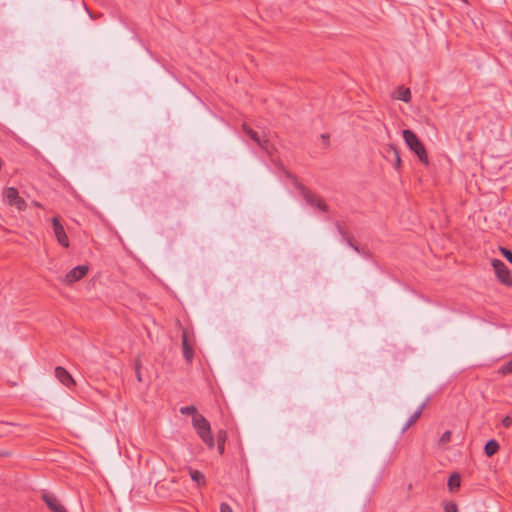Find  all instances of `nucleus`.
<instances>
[{"label":"nucleus","mask_w":512,"mask_h":512,"mask_svg":"<svg viewBox=\"0 0 512 512\" xmlns=\"http://www.w3.org/2000/svg\"><path fill=\"white\" fill-rule=\"evenodd\" d=\"M242 128L249 138L255 142L261 149L270 152V144L265 135H260L258 131L253 130L247 124H243Z\"/></svg>","instance_id":"obj_4"},{"label":"nucleus","mask_w":512,"mask_h":512,"mask_svg":"<svg viewBox=\"0 0 512 512\" xmlns=\"http://www.w3.org/2000/svg\"><path fill=\"white\" fill-rule=\"evenodd\" d=\"M189 474H190L191 479L194 482H196L199 486L205 485L206 479H205V475L202 472L192 469V468H189Z\"/></svg>","instance_id":"obj_13"},{"label":"nucleus","mask_w":512,"mask_h":512,"mask_svg":"<svg viewBox=\"0 0 512 512\" xmlns=\"http://www.w3.org/2000/svg\"><path fill=\"white\" fill-rule=\"evenodd\" d=\"M395 98L408 103L411 100V92L408 88L399 87L396 91Z\"/></svg>","instance_id":"obj_15"},{"label":"nucleus","mask_w":512,"mask_h":512,"mask_svg":"<svg viewBox=\"0 0 512 512\" xmlns=\"http://www.w3.org/2000/svg\"><path fill=\"white\" fill-rule=\"evenodd\" d=\"M500 374L507 375L512 373V359L502 367H500L499 371Z\"/></svg>","instance_id":"obj_18"},{"label":"nucleus","mask_w":512,"mask_h":512,"mask_svg":"<svg viewBox=\"0 0 512 512\" xmlns=\"http://www.w3.org/2000/svg\"><path fill=\"white\" fill-rule=\"evenodd\" d=\"M460 476L456 473L452 474L448 480V488L450 491H455L460 487Z\"/></svg>","instance_id":"obj_16"},{"label":"nucleus","mask_w":512,"mask_h":512,"mask_svg":"<svg viewBox=\"0 0 512 512\" xmlns=\"http://www.w3.org/2000/svg\"><path fill=\"white\" fill-rule=\"evenodd\" d=\"M445 512H458V507L455 503L449 502L444 507Z\"/></svg>","instance_id":"obj_21"},{"label":"nucleus","mask_w":512,"mask_h":512,"mask_svg":"<svg viewBox=\"0 0 512 512\" xmlns=\"http://www.w3.org/2000/svg\"><path fill=\"white\" fill-rule=\"evenodd\" d=\"M192 425L202 441L212 449L214 447V438L208 420L203 415H195L192 418Z\"/></svg>","instance_id":"obj_1"},{"label":"nucleus","mask_w":512,"mask_h":512,"mask_svg":"<svg viewBox=\"0 0 512 512\" xmlns=\"http://www.w3.org/2000/svg\"><path fill=\"white\" fill-rule=\"evenodd\" d=\"M502 425L506 428H509L512 425V418L510 416H506L502 419Z\"/></svg>","instance_id":"obj_23"},{"label":"nucleus","mask_w":512,"mask_h":512,"mask_svg":"<svg viewBox=\"0 0 512 512\" xmlns=\"http://www.w3.org/2000/svg\"><path fill=\"white\" fill-rule=\"evenodd\" d=\"M180 413L183 415H192L193 417H195V415H200L199 413H197V409L193 405L181 407Z\"/></svg>","instance_id":"obj_17"},{"label":"nucleus","mask_w":512,"mask_h":512,"mask_svg":"<svg viewBox=\"0 0 512 512\" xmlns=\"http://www.w3.org/2000/svg\"><path fill=\"white\" fill-rule=\"evenodd\" d=\"M182 347H183V355L187 362H191L194 356V351L192 345L188 342L187 331L184 330L182 333Z\"/></svg>","instance_id":"obj_11"},{"label":"nucleus","mask_w":512,"mask_h":512,"mask_svg":"<svg viewBox=\"0 0 512 512\" xmlns=\"http://www.w3.org/2000/svg\"><path fill=\"white\" fill-rule=\"evenodd\" d=\"M403 138L407 146L418 156L419 160L428 163L426 149L417 135L413 131L406 129L403 131Z\"/></svg>","instance_id":"obj_2"},{"label":"nucleus","mask_w":512,"mask_h":512,"mask_svg":"<svg viewBox=\"0 0 512 512\" xmlns=\"http://www.w3.org/2000/svg\"><path fill=\"white\" fill-rule=\"evenodd\" d=\"M390 148H391L392 154L395 158V167L399 168L401 165V158H400L399 151L392 145H390Z\"/></svg>","instance_id":"obj_19"},{"label":"nucleus","mask_w":512,"mask_h":512,"mask_svg":"<svg viewBox=\"0 0 512 512\" xmlns=\"http://www.w3.org/2000/svg\"><path fill=\"white\" fill-rule=\"evenodd\" d=\"M450 439H451V432L445 431L440 438V443L445 444V443L449 442Z\"/></svg>","instance_id":"obj_22"},{"label":"nucleus","mask_w":512,"mask_h":512,"mask_svg":"<svg viewBox=\"0 0 512 512\" xmlns=\"http://www.w3.org/2000/svg\"><path fill=\"white\" fill-rule=\"evenodd\" d=\"M55 376L66 387H71L75 384L70 373L63 367L58 366L55 368Z\"/></svg>","instance_id":"obj_10"},{"label":"nucleus","mask_w":512,"mask_h":512,"mask_svg":"<svg viewBox=\"0 0 512 512\" xmlns=\"http://www.w3.org/2000/svg\"><path fill=\"white\" fill-rule=\"evenodd\" d=\"M492 266L494 268L496 277L498 280L505 285H512V277L510 274V270L505 265V263L499 259L492 260Z\"/></svg>","instance_id":"obj_3"},{"label":"nucleus","mask_w":512,"mask_h":512,"mask_svg":"<svg viewBox=\"0 0 512 512\" xmlns=\"http://www.w3.org/2000/svg\"><path fill=\"white\" fill-rule=\"evenodd\" d=\"M499 250L507 261L512 264V252L505 247H500Z\"/></svg>","instance_id":"obj_20"},{"label":"nucleus","mask_w":512,"mask_h":512,"mask_svg":"<svg viewBox=\"0 0 512 512\" xmlns=\"http://www.w3.org/2000/svg\"><path fill=\"white\" fill-rule=\"evenodd\" d=\"M220 512H233V510L228 504L222 503L220 505Z\"/></svg>","instance_id":"obj_24"},{"label":"nucleus","mask_w":512,"mask_h":512,"mask_svg":"<svg viewBox=\"0 0 512 512\" xmlns=\"http://www.w3.org/2000/svg\"><path fill=\"white\" fill-rule=\"evenodd\" d=\"M42 498L52 512H67L54 495L45 493Z\"/></svg>","instance_id":"obj_9"},{"label":"nucleus","mask_w":512,"mask_h":512,"mask_svg":"<svg viewBox=\"0 0 512 512\" xmlns=\"http://www.w3.org/2000/svg\"><path fill=\"white\" fill-rule=\"evenodd\" d=\"M88 271L89 268L86 265L76 266L65 275L62 282L64 284L71 285L85 277Z\"/></svg>","instance_id":"obj_5"},{"label":"nucleus","mask_w":512,"mask_h":512,"mask_svg":"<svg viewBox=\"0 0 512 512\" xmlns=\"http://www.w3.org/2000/svg\"><path fill=\"white\" fill-rule=\"evenodd\" d=\"M425 407V403H422L418 409L409 417L408 421L402 428V432H405L410 426H412L422 415Z\"/></svg>","instance_id":"obj_12"},{"label":"nucleus","mask_w":512,"mask_h":512,"mask_svg":"<svg viewBox=\"0 0 512 512\" xmlns=\"http://www.w3.org/2000/svg\"><path fill=\"white\" fill-rule=\"evenodd\" d=\"M485 454L486 456L488 457H491L493 456L494 454H496L499 450V444L496 440L492 439V440H489L486 445H485Z\"/></svg>","instance_id":"obj_14"},{"label":"nucleus","mask_w":512,"mask_h":512,"mask_svg":"<svg viewBox=\"0 0 512 512\" xmlns=\"http://www.w3.org/2000/svg\"><path fill=\"white\" fill-rule=\"evenodd\" d=\"M348 243H349V245H350V246H352L356 251H359V250H358V247H357V246H354V245L350 242V240H348Z\"/></svg>","instance_id":"obj_27"},{"label":"nucleus","mask_w":512,"mask_h":512,"mask_svg":"<svg viewBox=\"0 0 512 512\" xmlns=\"http://www.w3.org/2000/svg\"><path fill=\"white\" fill-rule=\"evenodd\" d=\"M5 198L9 205L15 206L19 211H23L26 208L25 200L19 196L18 190L14 187L6 189Z\"/></svg>","instance_id":"obj_6"},{"label":"nucleus","mask_w":512,"mask_h":512,"mask_svg":"<svg viewBox=\"0 0 512 512\" xmlns=\"http://www.w3.org/2000/svg\"><path fill=\"white\" fill-rule=\"evenodd\" d=\"M302 194H303L304 199L306 200V202L309 205H311L312 207H315L321 211H326L327 206L320 197L307 191L304 188H302Z\"/></svg>","instance_id":"obj_8"},{"label":"nucleus","mask_w":512,"mask_h":512,"mask_svg":"<svg viewBox=\"0 0 512 512\" xmlns=\"http://www.w3.org/2000/svg\"><path fill=\"white\" fill-rule=\"evenodd\" d=\"M218 449H219V452H220V453H223V452H224V444H223V443H221V444L219 445Z\"/></svg>","instance_id":"obj_26"},{"label":"nucleus","mask_w":512,"mask_h":512,"mask_svg":"<svg viewBox=\"0 0 512 512\" xmlns=\"http://www.w3.org/2000/svg\"><path fill=\"white\" fill-rule=\"evenodd\" d=\"M136 377H137V380H138L139 382H141V381H142V376H141V373H140V371H139V370H137V371H136Z\"/></svg>","instance_id":"obj_25"},{"label":"nucleus","mask_w":512,"mask_h":512,"mask_svg":"<svg viewBox=\"0 0 512 512\" xmlns=\"http://www.w3.org/2000/svg\"><path fill=\"white\" fill-rule=\"evenodd\" d=\"M52 226H53L54 235H55L58 243L60 245H62L63 247H68L69 239H68L65 229H64L63 225L60 223L58 217L52 218Z\"/></svg>","instance_id":"obj_7"},{"label":"nucleus","mask_w":512,"mask_h":512,"mask_svg":"<svg viewBox=\"0 0 512 512\" xmlns=\"http://www.w3.org/2000/svg\"><path fill=\"white\" fill-rule=\"evenodd\" d=\"M34 205H35L36 207H41V204H40V203H38V202H35V203H34Z\"/></svg>","instance_id":"obj_28"}]
</instances>
